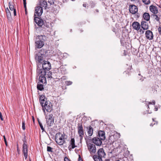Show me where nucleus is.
Here are the masks:
<instances>
[{
  "label": "nucleus",
  "instance_id": "obj_1",
  "mask_svg": "<svg viewBox=\"0 0 161 161\" xmlns=\"http://www.w3.org/2000/svg\"><path fill=\"white\" fill-rule=\"evenodd\" d=\"M66 138L65 137V135L58 132L55 135V139L56 143L59 145H62L65 143V140Z\"/></svg>",
  "mask_w": 161,
  "mask_h": 161
},
{
  "label": "nucleus",
  "instance_id": "obj_2",
  "mask_svg": "<svg viewBox=\"0 0 161 161\" xmlns=\"http://www.w3.org/2000/svg\"><path fill=\"white\" fill-rule=\"evenodd\" d=\"M87 149L91 155L95 154L97 151L95 145L92 143L91 139H85Z\"/></svg>",
  "mask_w": 161,
  "mask_h": 161
},
{
  "label": "nucleus",
  "instance_id": "obj_3",
  "mask_svg": "<svg viewBox=\"0 0 161 161\" xmlns=\"http://www.w3.org/2000/svg\"><path fill=\"white\" fill-rule=\"evenodd\" d=\"M46 39L44 35L38 36L35 42V46L38 48H42L44 45V42Z\"/></svg>",
  "mask_w": 161,
  "mask_h": 161
},
{
  "label": "nucleus",
  "instance_id": "obj_4",
  "mask_svg": "<svg viewBox=\"0 0 161 161\" xmlns=\"http://www.w3.org/2000/svg\"><path fill=\"white\" fill-rule=\"evenodd\" d=\"M42 109L45 115L46 114L45 111L50 113L53 110V104L49 101H46L45 102L44 104L42 105Z\"/></svg>",
  "mask_w": 161,
  "mask_h": 161
},
{
  "label": "nucleus",
  "instance_id": "obj_5",
  "mask_svg": "<svg viewBox=\"0 0 161 161\" xmlns=\"http://www.w3.org/2000/svg\"><path fill=\"white\" fill-rule=\"evenodd\" d=\"M24 142L23 145V150L22 152L24 154L25 158V159L27 158L28 156V146L26 144L27 141L26 139V136H24V137L23 140Z\"/></svg>",
  "mask_w": 161,
  "mask_h": 161
},
{
  "label": "nucleus",
  "instance_id": "obj_6",
  "mask_svg": "<svg viewBox=\"0 0 161 161\" xmlns=\"http://www.w3.org/2000/svg\"><path fill=\"white\" fill-rule=\"evenodd\" d=\"M46 118L48 119L47 120V123L49 126H50L53 124L54 122V117L52 114H50L46 116Z\"/></svg>",
  "mask_w": 161,
  "mask_h": 161
},
{
  "label": "nucleus",
  "instance_id": "obj_7",
  "mask_svg": "<svg viewBox=\"0 0 161 161\" xmlns=\"http://www.w3.org/2000/svg\"><path fill=\"white\" fill-rule=\"evenodd\" d=\"M42 69L45 70H49L51 68V64L48 61H44L42 63Z\"/></svg>",
  "mask_w": 161,
  "mask_h": 161
},
{
  "label": "nucleus",
  "instance_id": "obj_8",
  "mask_svg": "<svg viewBox=\"0 0 161 161\" xmlns=\"http://www.w3.org/2000/svg\"><path fill=\"white\" fill-rule=\"evenodd\" d=\"M43 13L42 8L39 6L35 8V12L34 16L37 15L38 16H40Z\"/></svg>",
  "mask_w": 161,
  "mask_h": 161
},
{
  "label": "nucleus",
  "instance_id": "obj_9",
  "mask_svg": "<svg viewBox=\"0 0 161 161\" xmlns=\"http://www.w3.org/2000/svg\"><path fill=\"white\" fill-rule=\"evenodd\" d=\"M97 146H100L102 143V140L98 137H94L91 140V142Z\"/></svg>",
  "mask_w": 161,
  "mask_h": 161
},
{
  "label": "nucleus",
  "instance_id": "obj_10",
  "mask_svg": "<svg viewBox=\"0 0 161 161\" xmlns=\"http://www.w3.org/2000/svg\"><path fill=\"white\" fill-rule=\"evenodd\" d=\"M34 21L39 26L42 27L43 25H45L44 21H43L41 19L37 17H35L34 18Z\"/></svg>",
  "mask_w": 161,
  "mask_h": 161
},
{
  "label": "nucleus",
  "instance_id": "obj_11",
  "mask_svg": "<svg viewBox=\"0 0 161 161\" xmlns=\"http://www.w3.org/2000/svg\"><path fill=\"white\" fill-rule=\"evenodd\" d=\"M129 11L132 14H135L138 11V8L135 5H131L129 6Z\"/></svg>",
  "mask_w": 161,
  "mask_h": 161
},
{
  "label": "nucleus",
  "instance_id": "obj_12",
  "mask_svg": "<svg viewBox=\"0 0 161 161\" xmlns=\"http://www.w3.org/2000/svg\"><path fill=\"white\" fill-rule=\"evenodd\" d=\"M145 36L149 40H152L153 39V32L150 30H147L145 33Z\"/></svg>",
  "mask_w": 161,
  "mask_h": 161
},
{
  "label": "nucleus",
  "instance_id": "obj_13",
  "mask_svg": "<svg viewBox=\"0 0 161 161\" xmlns=\"http://www.w3.org/2000/svg\"><path fill=\"white\" fill-rule=\"evenodd\" d=\"M39 5L42 8L44 7L45 9L47 8V4L46 0H39Z\"/></svg>",
  "mask_w": 161,
  "mask_h": 161
},
{
  "label": "nucleus",
  "instance_id": "obj_14",
  "mask_svg": "<svg viewBox=\"0 0 161 161\" xmlns=\"http://www.w3.org/2000/svg\"><path fill=\"white\" fill-rule=\"evenodd\" d=\"M37 73L38 75L39 76H45L46 74V70L43 69H40L37 68Z\"/></svg>",
  "mask_w": 161,
  "mask_h": 161
},
{
  "label": "nucleus",
  "instance_id": "obj_15",
  "mask_svg": "<svg viewBox=\"0 0 161 161\" xmlns=\"http://www.w3.org/2000/svg\"><path fill=\"white\" fill-rule=\"evenodd\" d=\"M78 126V132L79 135H84V130L82 124H79Z\"/></svg>",
  "mask_w": 161,
  "mask_h": 161
},
{
  "label": "nucleus",
  "instance_id": "obj_16",
  "mask_svg": "<svg viewBox=\"0 0 161 161\" xmlns=\"http://www.w3.org/2000/svg\"><path fill=\"white\" fill-rule=\"evenodd\" d=\"M70 145L68 147V148L69 150L76 147V146L75 145V140L74 138H71L70 142Z\"/></svg>",
  "mask_w": 161,
  "mask_h": 161
},
{
  "label": "nucleus",
  "instance_id": "obj_17",
  "mask_svg": "<svg viewBox=\"0 0 161 161\" xmlns=\"http://www.w3.org/2000/svg\"><path fill=\"white\" fill-rule=\"evenodd\" d=\"M141 25L140 24L137 22H134L132 24V27L136 31L140 30Z\"/></svg>",
  "mask_w": 161,
  "mask_h": 161
},
{
  "label": "nucleus",
  "instance_id": "obj_18",
  "mask_svg": "<svg viewBox=\"0 0 161 161\" xmlns=\"http://www.w3.org/2000/svg\"><path fill=\"white\" fill-rule=\"evenodd\" d=\"M97 156L101 158L104 157L106 155L104 150L103 148L99 149L97 151Z\"/></svg>",
  "mask_w": 161,
  "mask_h": 161
},
{
  "label": "nucleus",
  "instance_id": "obj_19",
  "mask_svg": "<svg viewBox=\"0 0 161 161\" xmlns=\"http://www.w3.org/2000/svg\"><path fill=\"white\" fill-rule=\"evenodd\" d=\"M97 137L102 141H104L105 139V132L103 131L100 130L98 132V136Z\"/></svg>",
  "mask_w": 161,
  "mask_h": 161
},
{
  "label": "nucleus",
  "instance_id": "obj_20",
  "mask_svg": "<svg viewBox=\"0 0 161 161\" xmlns=\"http://www.w3.org/2000/svg\"><path fill=\"white\" fill-rule=\"evenodd\" d=\"M14 4V3H11L10 2H9L8 3V6L10 9L11 11H13L14 15L15 16L16 15V12Z\"/></svg>",
  "mask_w": 161,
  "mask_h": 161
},
{
  "label": "nucleus",
  "instance_id": "obj_21",
  "mask_svg": "<svg viewBox=\"0 0 161 161\" xmlns=\"http://www.w3.org/2000/svg\"><path fill=\"white\" fill-rule=\"evenodd\" d=\"M141 26L144 30H147L148 29V23L144 21H142L141 23Z\"/></svg>",
  "mask_w": 161,
  "mask_h": 161
},
{
  "label": "nucleus",
  "instance_id": "obj_22",
  "mask_svg": "<svg viewBox=\"0 0 161 161\" xmlns=\"http://www.w3.org/2000/svg\"><path fill=\"white\" fill-rule=\"evenodd\" d=\"M150 11L154 14H156L158 12V10L156 6L151 5L149 7Z\"/></svg>",
  "mask_w": 161,
  "mask_h": 161
},
{
  "label": "nucleus",
  "instance_id": "obj_23",
  "mask_svg": "<svg viewBox=\"0 0 161 161\" xmlns=\"http://www.w3.org/2000/svg\"><path fill=\"white\" fill-rule=\"evenodd\" d=\"M45 97L44 95H42L40 96L39 98V102L41 106L44 104L46 101L45 100Z\"/></svg>",
  "mask_w": 161,
  "mask_h": 161
},
{
  "label": "nucleus",
  "instance_id": "obj_24",
  "mask_svg": "<svg viewBox=\"0 0 161 161\" xmlns=\"http://www.w3.org/2000/svg\"><path fill=\"white\" fill-rule=\"evenodd\" d=\"M5 11L7 14V17L8 20L11 21L12 19L11 15L10 12L8 8L5 9Z\"/></svg>",
  "mask_w": 161,
  "mask_h": 161
},
{
  "label": "nucleus",
  "instance_id": "obj_25",
  "mask_svg": "<svg viewBox=\"0 0 161 161\" xmlns=\"http://www.w3.org/2000/svg\"><path fill=\"white\" fill-rule=\"evenodd\" d=\"M87 132L89 136H91L93 133V129L92 127L90 126L88 127H87Z\"/></svg>",
  "mask_w": 161,
  "mask_h": 161
},
{
  "label": "nucleus",
  "instance_id": "obj_26",
  "mask_svg": "<svg viewBox=\"0 0 161 161\" xmlns=\"http://www.w3.org/2000/svg\"><path fill=\"white\" fill-rule=\"evenodd\" d=\"M39 80L40 82L42 84H45L46 82V78L45 76H40Z\"/></svg>",
  "mask_w": 161,
  "mask_h": 161
},
{
  "label": "nucleus",
  "instance_id": "obj_27",
  "mask_svg": "<svg viewBox=\"0 0 161 161\" xmlns=\"http://www.w3.org/2000/svg\"><path fill=\"white\" fill-rule=\"evenodd\" d=\"M143 17L145 20L148 21L150 18L149 14L147 13H145L143 15Z\"/></svg>",
  "mask_w": 161,
  "mask_h": 161
},
{
  "label": "nucleus",
  "instance_id": "obj_28",
  "mask_svg": "<svg viewBox=\"0 0 161 161\" xmlns=\"http://www.w3.org/2000/svg\"><path fill=\"white\" fill-rule=\"evenodd\" d=\"M92 158L94 161H103L102 158L99 157V156L96 155H94L92 157Z\"/></svg>",
  "mask_w": 161,
  "mask_h": 161
},
{
  "label": "nucleus",
  "instance_id": "obj_29",
  "mask_svg": "<svg viewBox=\"0 0 161 161\" xmlns=\"http://www.w3.org/2000/svg\"><path fill=\"white\" fill-rule=\"evenodd\" d=\"M37 88L38 90L42 91L44 89L43 86L42 84H37Z\"/></svg>",
  "mask_w": 161,
  "mask_h": 161
},
{
  "label": "nucleus",
  "instance_id": "obj_30",
  "mask_svg": "<svg viewBox=\"0 0 161 161\" xmlns=\"http://www.w3.org/2000/svg\"><path fill=\"white\" fill-rule=\"evenodd\" d=\"M44 23H45V25L44 26L43 25L42 26V27L45 28V27L46 28H49L50 26V24L49 22H47L46 21H44Z\"/></svg>",
  "mask_w": 161,
  "mask_h": 161
},
{
  "label": "nucleus",
  "instance_id": "obj_31",
  "mask_svg": "<svg viewBox=\"0 0 161 161\" xmlns=\"http://www.w3.org/2000/svg\"><path fill=\"white\" fill-rule=\"evenodd\" d=\"M38 123L39 125L41 127V130H42V131H44V129L43 127V126L42 125V123L39 121V120L38 119Z\"/></svg>",
  "mask_w": 161,
  "mask_h": 161
},
{
  "label": "nucleus",
  "instance_id": "obj_32",
  "mask_svg": "<svg viewBox=\"0 0 161 161\" xmlns=\"http://www.w3.org/2000/svg\"><path fill=\"white\" fill-rule=\"evenodd\" d=\"M143 2L145 4H148L150 3V0H142Z\"/></svg>",
  "mask_w": 161,
  "mask_h": 161
},
{
  "label": "nucleus",
  "instance_id": "obj_33",
  "mask_svg": "<svg viewBox=\"0 0 161 161\" xmlns=\"http://www.w3.org/2000/svg\"><path fill=\"white\" fill-rule=\"evenodd\" d=\"M72 83V82L70 81H65V84L67 86L71 85Z\"/></svg>",
  "mask_w": 161,
  "mask_h": 161
},
{
  "label": "nucleus",
  "instance_id": "obj_34",
  "mask_svg": "<svg viewBox=\"0 0 161 161\" xmlns=\"http://www.w3.org/2000/svg\"><path fill=\"white\" fill-rule=\"evenodd\" d=\"M52 149L53 148L49 146H47V152H52Z\"/></svg>",
  "mask_w": 161,
  "mask_h": 161
},
{
  "label": "nucleus",
  "instance_id": "obj_35",
  "mask_svg": "<svg viewBox=\"0 0 161 161\" xmlns=\"http://www.w3.org/2000/svg\"><path fill=\"white\" fill-rule=\"evenodd\" d=\"M22 129L24 130H25V121H23L22 122Z\"/></svg>",
  "mask_w": 161,
  "mask_h": 161
},
{
  "label": "nucleus",
  "instance_id": "obj_36",
  "mask_svg": "<svg viewBox=\"0 0 161 161\" xmlns=\"http://www.w3.org/2000/svg\"><path fill=\"white\" fill-rule=\"evenodd\" d=\"M52 73L51 72L49 71L47 74V76L49 78H52Z\"/></svg>",
  "mask_w": 161,
  "mask_h": 161
},
{
  "label": "nucleus",
  "instance_id": "obj_37",
  "mask_svg": "<svg viewBox=\"0 0 161 161\" xmlns=\"http://www.w3.org/2000/svg\"><path fill=\"white\" fill-rule=\"evenodd\" d=\"M153 16L154 17V18L157 21H159V18L158 16L157 15H153Z\"/></svg>",
  "mask_w": 161,
  "mask_h": 161
},
{
  "label": "nucleus",
  "instance_id": "obj_38",
  "mask_svg": "<svg viewBox=\"0 0 161 161\" xmlns=\"http://www.w3.org/2000/svg\"><path fill=\"white\" fill-rule=\"evenodd\" d=\"M3 139H4V142L5 143L6 146H7L8 144H7V140H6V138L5 136H3Z\"/></svg>",
  "mask_w": 161,
  "mask_h": 161
},
{
  "label": "nucleus",
  "instance_id": "obj_39",
  "mask_svg": "<svg viewBox=\"0 0 161 161\" xmlns=\"http://www.w3.org/2000/svg\"><path fill=\"white\" fill-rule=\"evenodd\" d=\"M158 30L159 34L160 35H161V27H159L158 28Z\"/></svg>",
  "mask_w": 161,
  "mask_h": 161
},
{
  "label": "nucleus",
  "instance_id": "obj_40",
  "mask_svg": "<svg viewBox=\"0 0 161 161\" xmlns=\"http://www.w3.org/2000/svg\"><path fill=\"white\" fill-rule=\"evenodd\" d=\"M84 136V135H79V137H80V142H81L82 141V140L83 139V138Z\"/></svg>",
  "mask_w": 161,
  "mask_h": 161
},
{
  "label": "nucleus",
  "instance_id": "obj_41",
  "mask_svg": "<svg viewBox=\"0 0 161 161\" xmlns=\"http://www.w3.org/2000/svg\"><path fill=\"white\" fill-rule=\"evenodd\" d=\"M24 8H26V0H23Z\"/></svg>",
  "mask_w": 161,
  "mask_h": 161
},
{
  "label": "nucleus",
  "instance_id": "obj_42",
  "mask_svg": "<svg viewBox=\"0 0 161 161\" xmlns=\"http://www.w3.org/2000/svg\"><path fill=\"white\" fill-rule=\"evenodd\" d=\"M67 77L66 76H63L60 79L62 80H64L67 79Z\"/></svg>",
  "mask_w": 161,
  "mask_h": 161
},
{
  "label": "nucleus",
  "instance_id": "obj_43",
  "mask_svg": "<svg viewBox=\"0 0 161 161\" xmlns=\"http://www.w3.org/2000/svg\"><path fill=\"white\" fill-rule=\"evenodd\" d=\"M139 32L141 34H143L144 33V31L143 30L141 29L139 30Z\"/></svg>",
  "mask_w": 161,
  "mask_h": 161
},
{
  "label": "nucleus",
  "instance_id": "obj_44",
  "mask_svg": "<svg viewBox=\"0 0 161 161\" xmlns=\"http://www.w3.org/2000/svg\"><path fill=\"white\" fill-rule=\"evenodd\" d=\"M0 118L1 119V120H2V121H3V120L1 113L0 112Z\"/></svg>",
  "mask_w": 161,
  "mask_h": 161
},
{
  "label": "nucleus",
  "instance_id": "obj_45",
  "mask_svg": "<svg viewBox=\"0 0 161 161\" xmlns=\"http://www.w3.org/2000/svg\"><path fill=\"white\" fill-rule=\"evenodd\" d=\"M78 161H83L82 159L81 158L80 156V155H79V158H78Z\"/></svg>",
  "mask_w": 161,
  "mask_h": 161
},
{
  "label": "nucleus",
  "instance_id": "obj_46",
  "mask_svg": "<svg viewBox=\"0 0 161 161\" xmlns=\"http://www.w3.org/2000/svg\"><path fill=\"white\" fill-rule=\"evenodd\" d=\"M42 60V58L40 57H38V61H39V62H40Z\"/></svg>",
  "mask_w": 161,
  "mask_h": 161
},
{
  "label": "nucleus",
  "instance_id": "obj_47",
  "mask_svg": "<svg viewBox=\"0 0 161 161\" xmlns=\"http://www.w3.org/2000/svg\"><path fill=\"white\" fill-rule=\"evenodd\" d=\"M152 104H153V105H155V101L154 100H153V101L152 102Z\"/></svg>",
  "mask_w": 161,
  "mask_h": 161
},
{
  "label": "nucleus",
  "instance_id": "obj_48",
  "mask_svg": "<svg viewBox=\"0 0 161 161\" xmlns=\"http://www.w3.org/2000/svg\"><path fill=\"white\" fill-rule=\"evenodd\" d=\"M83 7H86V3H84L83 4Z\"/></svg>",
  "mask_w": 161,
  "mask_h": 161
},
{
  "label": "nucleus",
  "instance_id": "obj_49",
  "mask_svg": "<svg viewBox=\"0 0 161 161\" xmlns=\"http://www.w3.org/2000/svg\"><path fill=\"white\" fill-rule=\"evenodd\" d=\"M32 120L34 122V121H35V119H34V117L33 116H32Z\"/></svg>",
  "mask_w": 161,
  "mask_h": 161
},
{
  "label": "nucleus",
  "instance_id": "obj_50",
  "mask_svg": "<svg viewBox=\"0 0 161 161\" xmlns=\"http://www.w3.org/2000/svg\"><path fill=\"white\" fill-rule=\"evenodd\" d=\"M48 2L49 3H50L51 4H52L53 3H54V2H51L50 3V2L49 1H48Z\"/></svg>",
  "mask_w": 161,
  "mask_h": 161
},
{
  "label": "nucleus",
  "instance_id": "obj_51",
  "mask_svg": "<svg viewBox=\"0 0 161 161\" xmlns=\"http://www.w3.org/2000/svg\"><path fill=\"white\" fill-rule=\"evenodd\" d=\"M25 8V14H26L27 12V11H26V10H27L26 7V8Z\"/></svg>",
  "mask_w": 161,
  "mask_h": 161
},
{
  "label": "nucleus",
  "instance_id": "obj_52",
  "mask_svg": "<svg viewBox=\"0 0 161 161\" xmlns=\"http://www.w3.org/2000/svg\"><path fill=\"white\" fill-rule=\"evenodd\" d=\"M17 150L18 151L19 150V147H18V145L17 144Z\"/></svg>",
  "mask_w": 161,
  "mask_h": 161
},
{
  "label": "nucleus",
  "instance_id": "obj_53",
  "mask_svg": "<svg viewBox=\"0 0 161 161\" xmlns=\"http://www.w3.org/2000/svg\"><path fill=\"white\" fill-rule=\"evenodd\" d=\"M148 104H152V103L151 102H149Z\"/></svg>",
  "mask_w": 161,
  "mask_h": 161
},
{
  "label": "nucleus",
  "instance_id": "obj_54",
  "mask_svg": "<svg viewBox=\"0 0 161 161\" xmlns=\"http://www.w3.org/2000/svg\"><path fill=\"white\" fill-rule=\"evenodd\" d=\"M157 110H158V108H155V111H157Z\"/></svg>",
  "mask_w": 161,
  "mask_h": 161
},
{
  "label": "nucleus",
  "instance_id": "obj_55",
  "mask_svg": "<svg viewBox=\"0 0 161 161\" xmlns=\"http://www.w3.org/2000/svg\"><path fill=\"white\" fill-rule=\"evenodd\" d=\"M150 125L151 126H153V125H152V124L151 123L150 124Z\"/></svg>",
  "mask_w": 161,
  "mask_h": 161
},
{
  "label": "nucleus",
  "instance_id": "obj_56",
  "mask_svg": "<svg viewBox=\"0 0 161 161\" xmlns=\"http://www.w3.org/2000/svg\"><path fill=\"white\" fill-rule=\"evenodd\" d=\"M96 12H98V10H97V9H96Z\"/></svg>",
  "mask_w": 161,
  "mask_h": 161
},
{
  "label": "nucleus",
  "instance_id": "obj_57",
  "mask_svg": "<svg viewBox=\"0 0 161 161\" xmlns=\"http://www.w3.org/2000/svg\"><path fill=\"white\" fill-rule=\"evenodd\" d=\"M135 0H130V1H134Z\"/></svg>",
  "mask_w": 161,
  "mask_h": 161
},
{
  "label": "nucleus",
  "instance_id": "obj_58",
  "mask_svg": "<svg viewBox=\"0 0 161 161\" xmlns=\"http://www.w3.org/2000/svg\"><path fill=\"white\" fill-rule=\"evenodd\" d=\"M153 121H154V119L153 118L152 119Z\"/></svg>",
  "mask_w": 161,
  "mask_h": 161
},
{
  "label": "nucleus",
  "instance_id": "obj_59",
  "mask_svg": "<svg viewBox=\"0 0 161 161\" xmlns=\"http://www.w3.org/2000/svg\"><path fill=\"white\" fill-rule=\"evenodd\" d=\"M138 75H141V74H138Z\"/></svg>",
  "mask_w": 161,
  "mask_h": 161
},
{
  "label": "nucleus",
  "instance_id": "obj_60",
  "mask_svg": "<svg viewBox=\"0 0 161 161\" xmlns=\"http://www.w3.org/2000/svg\"><path fill=\"white\" fill-rule=\"evenodd\" d=\"M147 107H148V108H149V106H148V105H147Z\"/></svg>",
  "mask_w": 161,
  "mask_h": 161
},
{
  "label": "nucleus",
  "instance_id": "obj_61",
  "mask_svg": "<svg viewBox=\"0 0 161 161\" xmlns=\"http://www.w3.org/2000/svg\"><path fill=\"white\" fill-rule=\"evenodd\" d=\"M64 1H66V0H63V2H64Z\"/></svg>",
  "mask_w": 161,
  "mask_h": 161
},
{
  "label": "nucleus",
  "instance_id": "obj_62",
  "mask_svg": "<svg viewBox=\"0 0 161 161\" xmlns=\"http://www.w3.org/2000/svg\"><path fill=\"white\" fill-rule=\"evenodd\" d=\"M157 123H158L157 122H156V124H157Z\"/></svg>",
  "mask_w": 161,
  "mask_h": 161
},
{
  "label": "nucleus",
  "instance_id": "obj_63",
  "mask_svg": "<svg viewBox=\"0 0 161 161\" xmlns=\"http://www.w3.org/2000/svg\"><path fill=\"white\" fill-rule=\"evenodd\" d=\"M124 54V55H126V54H125V53Z\"/></svg>",
  "mask_w": 161,
  "mask_h": 161
},
{
  "label": "nucleus",
  "instance_id": "obj_64",
  "mask_svg": "<svg viewBox=\"0 0 161 161\" xmlns=\"http://www.w3.org/2000/svg\"><path fill=\"white\" fill-rule=\"evenodd\" d=\"M72 1H73L74 0H72Z\"/></svg>",
  "mask_w": 161,
  "mask_h": 161
}]
</instances>
